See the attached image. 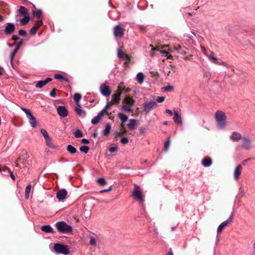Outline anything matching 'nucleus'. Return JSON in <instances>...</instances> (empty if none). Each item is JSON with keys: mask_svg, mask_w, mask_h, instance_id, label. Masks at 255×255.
Here are the masks:
<instances>
[{"mask_svg": "<svg viewBox=\"0 0 255 255\" xmlns=\"http://www.w3.org/2000/svg\"><path fill=\"white\" fill-rule=\"evenodd\" d=\"M215 118L219 129H224L227 125V116L222 111H217L215 114Z\"/></svg>", "mask_w": 255, "mask_h": 255, "instance_id": "obj_1", "label": "nucleus"}, {"mask_svg": "<svg viewBox=\"0 0 255 255\" xmlns=\"http://www.w3.org/2000/svg\"><path fill=\"white\" fill-rule=\"evenodd\" d=\"M134 102V100L131 97L129 96H126L123 101L122 110L127 112H131V108Z\"/></svg>", "mask_w": 255, "mask_h": 255, "instance_id": "obj_2", "label": "nucleus"}, {"mask_svg": "<svg viewBox=\"0 0 255 255\" xmlns=\"http://www.w3.org/2000/svg\"><path fill=\"white\" fill-rule=\"evenodd\" d=\"M55 226L60 233L67 234L72 232V228L63 221L58 222L56 223Z\"/></svg>", "mask_w": 255, "mask_h": 255, "instance_id": "obj_3", "label": "nucleus"}, {"mask_svg": "<svg viewBox=\"0 0 255 255\" xmlns=\"http://www.w3.org/2000/svg\"><path fill=\"white\" fill-rule=\"evenodd\" d=\"M53 250L57 254L67 255L69 253L68 246L61 244L55 243L54 245Z\"/></svg>", "mask_w": 255, "mask_h": 255, "instance_id": "obj_4", "label": "nucleus"}, {"mask_svg": "<svg viewBox=\"0 0 255 255\" xmlns=\"http://www.w3.org/2000/svg\"><path fill=\"white\" fill-rule=\"evenodd\" d=\"M134 198L141 204H143L144 199L142 196L141 191L139 186L135 185V188L132 192Z\"/></svg>", "mask_w": 255, "mask_h": 255, "instance_id": "obj_5", "label": "nucleus"}, {"mask_svg": "<svg viewBox=\"0 0 255 255\" xmlns=\"http://www.w3.org/2000/svg\"><path fill=\"white\" fill-rule=\"evenodd\" d=\"M157 106V104L154 101L146 102L143 105V110L146 113H148L152 109L155 108Z\"/></svg>", "mask_w": 255, "mask_h": 255, "instance_id": "obj_6", "label": "nucleus"}, {"mask_svg": "<svg viewBox=\"0 0 255 255\" xmlns=\"http://www.w3.org/2000/svg\"><path fill=\"white\" fill-rule=\"evenodd\" d=\"M114 34L116 38H120L124 35V29L120 25H117L114 28Z\"/></svg>", "mask_w": 255, "mask_h": 255, "instance_id": "obj_7", "label": "nucleus"}, {"mask_svg": "<svg viewBox=\"0 0 255 255\" xmlns=\"http://www.w3.org/2000/svg\"><path fill=\"white\" fill-rule=\"evenodd\" d=\"M242 140L243 141L242 147L244 149L248 150L252 147V140L249 137L243 136Z\"/></svg>", "mask_w": 255, "mask_h": 255, "instance_id": "obj_8", "label": "nucleus"}, {"mask_svg": "<svg viewBox=\"0 0 255 255\" xmlns=\"http://www.w3.org/2000/svg\"><path fill=\"white\" fill-rule=\"evenodd\" d=\"M243 169V166L241 164H238L235 168L234 171V179L236 181L239 180Z\"/></svg>", "mask_w": 255, "mask_h": 255, "instance_id": "obj_9", "label": "nucleus"}, {"mask_svg": "<svg viewBox=\"0 0 255 255\" xmlns=\"http://www.w3.org/2000/svg\"><path fill=\"white\" fill-rule=\"evenodd\" d=\"M15 29V27L14 24L13 23L8 22L6 23L5 26L4 32L5 34L9 35L14 32Z\"/></svg>", "mask_w": 255, "mask_h": 255, "instance_id": "obj_10", "label": "nucleus"}, {"mask_svg": "<svg viewBox=\"0 0 255 255\" xmlns=\"http://www.w3.org/2000/svg\"><path fill=\"white\" fill-rule=\"evenodd\" d=\"M100 89L102 94L106 97L109 96L112 93V91L108 86L102 85Z\"/></svg>", "mask_w": 255, "mask_h": 255, "instance_id": "obj_11", "label": "nucleus"}, {"mask_svg": "<svg viewBox=\"0 0 255 255\" xmlns=\"http://www.w3.org/2000/svg\"><path fill=\"white\" fill-rule=\"evenodd\" d=\"M57 111L58 115L61 117L65 118L68 115V111L64 106H58L57 108Z\"/></svg>", "mask_w": 255, "mask_h": 255, "instance_id": "obj_12", "label": "nucleus"}, {"mask_svg": "<svg viewBox=\"0 0 255 255\" xmlns=\"http://www.w3.org/2000/svg\"><path fill=\"white\" fill-rule=\"evenodd\" d=\"M174 122L178 125H181L182 124V121L180 115L179 114L177 110L174 111V116H173Z\"/></svg>", "mask_w": 255, "mask_h": 255, "instance_id": "obj_13", "label": "nucleus"}, {"mask_svg": "<svg viewBox=\"0 0 255 255\" xmlns=\"http://www.w3.org/2000/svg\"><path fill=\"white\" fill-rule=\"evenodd\" d=\"M67 194V191L65 189H62L57 192L56 197L59 200H63L65 198Z\"/></svg>", "mask_w": 255, "mask_h": 255, "instance_id": "obj_14", "label": "nucleus"}, {"mask_svg": "<svg viewBox=\"0 0 255 255\" xmlns=\"http://www.w3.org/2000/svg\"><path fill=\"white\" fill-rule=\"evenodd\" d=\"M122 94L121 91H116L115 94H114L112 96V100L114 101L115 103L118 104L121 99V95Z\"/></svg>", "mask_w": 255, "mask_h": 255, "instance_id": "obj_15", "label": "nucleus"}, {"mask_svg": "<svg viewBox=\"0 0 255 255\" xmlns=\"http://www.w3.org/2000/svg\"><path fill=\"white\" fill-rule=\"evenodd\" d=\"M243 137V136H242L241 133L236 131H234L230 136L231 139L233 141H238L239 140H242Z\"/></svg>", "mask_w": 255, "mask_h": 255, "instance_id": "obj_16", "label": "nucleus"}, {"mask_svg": "<svg viewBox=\"0 0 255 255\" xmlns=\"http://www.w3.org/2000/svg\"><path fill=\"white\" fill-rule=\"evenodd\" d=\"M52 80L51 78H47L45 80L39 81L36 84L35 87L37 88H41L45 85L47 83Z\"/></svg>", "mask_w": 255, "mask_h": 255, "instance_id": "obj_17", "label": "nucleus"}, {"mask_svg": "<svg viewBox=\"0 0 255 255\" xmlns=\"http://www.w3.org/2000/svg\"><path fill=\"white\" fill-rule=\"evenodd\" d=\"M131 91V89L129 88H126L124 86L123 83L121 82L119 84L117 91H121L125 92V93H128Z\"/></svg>", "mask_w": 255, "mask_h": 255, "instance_id": "obj_18", "label": "nucleus"}, {"mask_svg": "<svg viewBox=\"0 0 255 255\" xmlns=\"http://www.w3.org/2000/svg\"><path fill=\"white\" fill-rule=\"evenodd\" d=\"M75 111L79 116L82 117H85L86 116V112L82 109L80 105H79V106H77L75 108Z\"/></svg>", "mask_w": 255, "mask_h": 255, "instance_id": "obj_19", "label": "nucleus"}, {"mask_svg": "<svg viewBox=\"0 0 255 255\" xmlns=\"http://www.w3.org/2000/svg\"><path fill=\"white\" fill-rule=\"evenodd\" d=\"M46 144L47 146H48L49 148H51L52 149H57L58 147L55 145L52 142V139L50 137H48V138L45 139Z\"/></svg>", "mask_w": 255, "mask_h": 255, "instance_id": "obj_20", "label": "nucleus"}, {"mask_svg": "<svg viewBox=\"0 0 255 255\" xmlns=\"http://www.w3.org/2000/svg\"><path fill=\"white\" fill-rule=\"evenodd\" d=\"M229 222L224 221L219 225L217 228V234H219L226 227L229 225Z\"/></svg>", "mask_w": 255, "mask_h": 255, "instance_id": "obj_21", "label": "nucleus"}, {"mask_svg": "<svg viewBox=\"0 0 255 255\" xmlns=\"http://www.w3.org/2000/svg\"><path fill=\"white\" fill-rule=\"evenodd\" d=\"M144 78V75L142 72H139L137 74L136 79L139 84H141L143 82Z\"/></svg>", "mask_w": 255, "mask_h": 255, "instance_id": "obj_22", "label": "nucleus"}, {"mask_svg": "<svg viewBox=\"0 0 255 255\" xmlns=\"http://www.w3.org/2000/svg\"><path fill=\"white\" fill-rule=\"evenodd\" d=\"M28 119L31 127L34 128H36L37 127V122L35 118L31 115L28 117Z\"/></svg>", "mask_w": 255, "mask_h": 255, "instance_id": "obj_23", "label": "nucleus"}, {"mask_svg": "<svg viewBox=\"0 0 255 255\" xmlns=\"http://www.w3.org/2000/svg\"><path fill=\"white\" fill-rule=\"evenodd\" d=\"M136 126V121L134 119H131L128 124V127L130 129H134Z\"/></svg>", "mask_w": 255, "mask_h": 255, "instance_id": "obj_24", "label": "nucleus"}, {"mask_svg": "<svg viewBox=\"0 0 255 255\" xmlns=\"http://www.w3.org/2000/svg\"><path fill=\"white\" fill-rule=\"evenodd\" d=\"M20 43H19L16 47L10 53V63H12V60H13V57L14 56H15V55L16 54V53H17V51L18 50V49H19L20 48Z\"/></svg>", "mask_w": 255, "mask_h": 255, "instance_id": "obj_25", "label": "nucleus"}, {"mask_svg": "<svg viewBox=\"0 0 255 255\" xmlns=\"http://www.w3.org/2000/svg\"><path fill=\"white\" fill-rule=\"evenodd\" d=\"M212 164V160L210 158H205L202 160V164L205 167H209Z\"/></svg>", "mask_w": 255, "mask_h": 255, "instance_id": "obj_26", "label": "nucleus"}, {"mask_svg": "<svg viewBox=\"0 0 255 255\" xmlns=\"http://www.w3.org/2000/svg\"><path fill=\"white\" fill-rule=\"evenodd\" d=\"M41 230L45 233H51L53 232V229L50 225H45L41 227Z\"/></svg>", "mask_w": 255, "mask_h": 255, "instance_id": "obj_27", "label": "nucleus"}, {"mask_svg": "<svg viewBox=\"0 0 255 255\" xmlns=\"http://www.w3.org/2000/svg\"><path fill=\"white\" fill-rule=\"evenodd\" d=\"M118 56L119 58L123 59V58H126L128 59V56L127 54H125L123 51L121 49H119L118 50Z\"/></svg>", "mask_w": 255, "mask_h": 255, "instance_id": "obj_28", "label": "nucleus"}, {"mask_svg": "<svg viewBox=\"0 0 255 255\" xmlns=\"http://www.w3.org/2000/svg\"><path fill=\"white\" fill-rule=\"evenodd\" d=\"M73 98L74 101L76 102V105L79 106V102L82 98V96L80 94L76 93L74 95Z\"/></svg>", "mask_w": 255, "mask_h": 255, "instance_id": "obj_29", "label": "nucleus"}, {"mask_svg": "<svg viewBox=\"0 0 255 255\" xmlns=\"http://www.w3.org/2000/svg\"><path fill=\"white\" fill-rule=\"evenodd\" d=\"M102 118V117L100 115L98 114L97 116L95 117L93 119H92V120H91V123L93 125H96L100 122Z\"/></svg>", "mask_w": 255, "mask_h": 255, "instance_id": "obj_30", "label": "nucleus"}, {"mask_svg": "<svg viewBox=\"0 0 255 255\" xmlns=\"http://www.w3.org/2000/svg\"><path fill=\"white\" fill-rule=\"evenodd\" d=\"M67 150L71 154H74L77 151L76 148L71 144H69L67 146Z\"/></svg>", "mask_w": 255, "mask_h": 255, "instance_id": "obj_31", "label": "nucleus"}, {"mask_svg": "<svg viewBox=\"0 0 255 255\" xmlns=\"http://www.w3.org/2000/svg\"><path fill=\"white\" fill-rule=\"evenodd\" d=\"M207 57L211 62L215 64L218 63V59L216 57H214L213 54L208 55H207Z\"/></svg>", "mask_w": 255, "mask_h": 255, "instance_id": "obj_32", "label": "nucleus"}, {"mask_svg": "<svg viewBox=\"0 0 255 255\" xmlns=\"http://www.w3.org/2000/svg\"><path fill=\"white\" fill-rule=\"evenodd\" d=\"M118 117L121 120L122 123H125L128 120V117L127 116L122 113H119Z\"/></svg>", "mask_w": 255, "mask_h": 255, "instance_id": "obj_33", "label": "nucleus"}, {"mask_svg": "<svg viewBox=\"0 0 255 255\" xmlns=\"http://www.w3.org/2000/svg\"><path fill=\"white\" fill-rule=\"evenodd\" d=\"M111 127L110 124H109V123L107 124L106 125L105 129L104 130V134L105 136L108 135L111 131Z\"/></svg>", "mask_w": 255, "mask_h": 255, "instance_id": "obj_34", "label": "nucleus"}, {"mask_svg": "<svg viewBox=\"0 0 255 255\" xmlns=\"http://www.w3.org/2000/svg\"><path fill=\"white\" fill-rule=\"evenodd\" d=\"M19 12L20 13L23 14L24 15H26L28 14V10L27 8H26L23 6H20L19 9Z\"/></svg>", "mask_w": 255, "mask_h": 255, "instance_id": "obj_35", "label": "nucleus"}, {"mask_svg": "<svg viewBox=\"0 0 255 255\" xmlns=\"http://www.w3.org/2000/svg\"><path fill=\"white\" fill-rule=\"evenodd\" d=\"M34 15H35L38 17V20H40V21L42 20L41 14L42 11L40 9L37 11H34L33 12Z\"/></svg>", "mask_w": 255, "mask_h": 255, "instance_id": "obj_36", "label": "nucleus"}, {"mask_svg": "<svg viewBox=\"0 0 255 255\" xmlns=\"http://www.w3.org/2000/svg\"><path fill=\"white\" fill-rule=\"evenodd\" d=\"M29 19H30L29 16H25V17H24V18H21L20 19V23L22 25H25L28 22V21H29Z\"/></svg>", "mask_w": 255, "mask_h": 255, "instance_id": "obj_37", "label": "nucleus"}, {"mask_svg": "<svg viewBox=\"0 0 255 255\" xmlns=\"http://www.w3.org/2000/svg\"><path fill=\"white\" fill-rule=\"evenodd\" d=\"M89 150V147L86 145H83L80 147V151L85 154L88 153Z\"/></svg>", "mask_w": 255, "mask_h": 255, "instance_id": "obj_38", "label": "nucleus"}, {"mask_svg": "<svg viewBox=\"0 0 255 255\" xmlns=\"http://www.w3.org/2000/svg\"><path fill=\"white\" fill-rule=\"evenodd\" d=\"M74 134L76 138L82 137L83 136V133L80 129H77Z\"/></svg>", "mask_w": 255, "mask_h": 255, "instance_id": "obj_39", "label": "nucleus"}, {"mask_svg": "<svg viewBox=\"0 0 255 255\" xmlns=\"http://www.w3.org/2000/svg\"><path fill=\"white\" fill-rule=\"evenodd\" d=\"M40 132H41V133L43 136V137H44V139L48 138V137H50L48 132L45 129H44V128L41 129Z\"/></svg>", "mask_w": 255, "mask_h": 255, "instance_id": "obj_40", "label": "nucleus"}, {"mask_svg": "<svg viewBox=\"0 0 255 255\" xmlns=\"http://www.w3.org/2000/svg\"><path fill=\"white\" fill-rule=\"evenodd\" d=\"M97 182L100 185H104L107 184L106 180L103 178H100L97 180Z\"/></svg>", "mask_w": 255, "mask_h": 255, "instance_id": "obj_41", "label": "nucleus"}, {"mask_svg": "<svg viewBox=\"0 0 255 255\" xmlns=\"http://www.w3.org/2000/svg\"><path fill=\"white\" fill-rule=\"evenodd\" d=\"M21 109L26 114L27 118L32 115L31 113L28 109L21 108Z\"/></svg>", "mask_w": 255, "mask_h": 255, "instance_id": "obj_42", "label": "nucleus"}, {"mask_svg": "<svg viewBox=\"0 0 255 255\" xmlns=\"http://www.w3.org/2000/svg\"><path fill=\"white\" fill-rule=\"evenodd\" d=\"M170 139L169 138L165 142V144H164V150L165 151H167L168 149V148L170 146Z\"/></svg>", "mask_w": 255, "mask_h": 255, "instance_id": "obj_43", "label": "nucleus"}, {"mask_svg": "<svg viewBox=\"0 0 255 255\" xmlns=\"http://www.w3.org/2000/svg\"><path fill=\"white\" fill-rule=\"evenodd\" d=\"M42 23V20L40 21V20H38L33 26L34 27H36V29H38L41 26Z\"/></svg>", "mask_w": 255, "mask_h": 255, "instance_id": "obj_44", "label": "nucleus"}, {"mask_svg": "<svg viewBox=\"0 0 255 255\" xmlns=\"http://www.w3.org/2000/svg\"><path fill=\"white\" fill-rule=\"evenodd\" d=\"M90 244L92 246H96V241L94 237H91L90 240Z\"/></svg>", "mask_w": 255, "mask_h": 255, "instance_id": "obj_45", "label": "nucleus"}, {"mask_svg": "<svg viewBox=\"0 0 255 255\" xmlns=\"http://www.w3.org/2000/svg\"><path fill=\"white\" fill-rule=\"evenodd\" d=\"M37 30L36 28L33 26L30 30V33L31 35H34L36 34Z\"/></svg>", "mask_w": 255, "mask_h": 255, "instance_id": "obj_46", "label": "nucleus"}, {"mask_svg": "<svg viewBox=\"0 0 255 255\" xmlns=\"http://www.w3.org/2000/svg\"><path fill=\"white\" fill-rule=\"evenodd\" d=\"M18 34L21 36H25L26 34V32L23 29H20L18 31Z\"/></svg>", "mask_w": 255, "mask_h": 255, "instance_id": "obj_47", "label": "nucleus"}, {"mask_svg": "<svg viewBox=\"0 0 255 255\" xmlns=\"http://www.w3.org/2000/svg\"><path fill=\"white\" fill-rule=\"evenodd\" d=\"M164 100H165L164 97H163V96L159 97V96L157 98L156 101L158 103H161L163 102Z\"/></svg>", "mask_w": 255, "mask_h": 255, "instance_id": "obj_48", "label": "nucleus"}, {"mask_svg": "<svg viewBox=\"0 0 255 255\" xmlns=\"http://www.w3.org/2000/svg\"><path fill=\"white\" fill-rule=\"evenodd\" d=\"M121 142L123 144H127L128 142V137H123L121 139Z\"/></svg>", "mask_w": 255, "mask_h": 255, "instance_id": "obj_49", "label": "nucleus"}, {"mask_svg": "<svg viewBox=\"0 0 255 255\" xmlns=\"http://www.w3.org/2000/svg\"><path fill=\"white\" fill-rule=\"evenodd\" d=\"M54 78L56 79H58V80L64 79V76L63 75H60V74H56V75H55Z\"/></svg>", "mask_w": 255, "mask_h": 255, "instance_id": "obj_50", "label": "nucleus"}, {"mask_svg": "<svg viewBox=\"0 0 255 255\" xmlns=\"http://www.w3.org/2000/svg\"><path fill=\"white\" fill-rule=\"evenodd\" d=\"M30 190H31V185L29 184L25 188V193H26L27 194H29Z\"/></svg>", "mask_w": 255, "mask_h": 255, "instance_id": "obj_51", "label": "nucleus"}, {"mask_svg": "<svg viewBox=\"0 0 255 255\" xmlns=\"http://www.w3.org/2000/svg\"><path fill=\"white\" fill-rule=\"evenodd\" d=\"M107 114V111L105 109H103L98 114L103 117L105 114Z\"/></svg>", "mask_w": 255, "mask_h": 255, "instance_id": "obj_52", "label": "nucleus"}, {"mask_svg": "<svg viewBox=\"0 0 255 255\" xmlns=\"http://www.w3.org/2000/svg\"><path fill=\"white\" fill-rule=\"evenodd\" d=\"M160 52L162 55L165 57H168V52L165 50H160Z\"/></svg>", "mask_w": 255, "mask_h": 255, "instance_id": "obj_53", "label": "nucleus"}, {"mask_svg": "<svg viewBox=\"0 0 255 255\" xmlns=\"http://www.w3.org/2000/svg\"><path fill=\"white\" fill-rule=\"evenodd\" d=\"M117 150V147L116 146L111 147L109 148V151L111 153H113Z\"/></svg>", "mask_w": 255, "mask_h": 255, "instance_id": "obj_54", "label": "nucleus"}, {"mask_svg": "<svg viewBox=\"0 0 255 255\" xmlns=\"http://www.w3.org/2000/svg\"><path fill=\"white\" fill-rule=\"evenodd\" d=\"M112 186H111L107 189H104V190H101L100 191V193H103L110 191L112 190Z\"/></svg>", "mask_w": 255, "mask_h": 255, "instance_id": "obj_55", "label": "nucleus"}, {"mask_svg": "<svg viewBox=\"0 0 255 255\" xmlns=\"http://www.w3.org/2000/svg\"><path fill=\"white\" fill-rule=\"evenodd\" d=\"M56 92H55V89H53L50 92V96L51 97H55L56 96Z\"/></svg>", "mask_w": 255, "mask_h": 255, "instance_id": "obj_56", "label": "nucleus"}, {"mask_svg": "<svg viewBox=\"0 0 255 255\" xmlns=\"http://www.w3.org/2000/svg\"><path fill=\"white\" fill-rule=\"evenodd\" d=\"M164 91H172L173 89V87L171 86H168L164 87Z\"/></svg>", "mask_w": 255, "mask_h": 255, "instance_id": "obj_57", "label": "nucleus"}, {"mask_svg": "<svg viewBox=\"0 0 255 255\" xmlns=\"http://www.w3.org/2000/svg\"><path fill=\"white\" fill-rule=\"evenodd\" d=\"M233 216H234V213H232L230 217L229 218V219L228 220H226V221L229 222V224H230L232 221Z\"/></svg>", "mask_w": 255, "mask_h": 255, "instance_id": "obj_58", "label": "nucleus"}, {"mask_svg": "<svg viewBox=\"0 0 255 255\" xmlns=\"http://www.w3.org/2000/svg\"><path fill=\"white\" fill-rule=\"evenodd\" d=\"M117 104L116 103H115L114 101H113L112 100L111 101H108L107 102V105L108 106H113L114 105H116Z\"/></svg>", "mask_w": 255, "mask_h": 255, "instance_id": "obj_59", "label": "nucleus"}, {"mask_svg": "<svg viewBox=\"0 0 255 255\" xmlns=\"http://www.w3.org/2000/svg\"><path fill=\"white\" fill-rule=\"evenodd\" d=\"M82 142L84 144H88L89 143V141L86 138H83L82 139Z\"/></svg>", "mask_w": 255, "mask_h": 255, "instance_id": "obj_60", "label": "nucleus"}, {"mask_svg": "<svg viewBox=\"0 0 255 255\" xmlns=\"http://www.w3.org/2000/svg\"><path fill=\"white\" fill-rule=\"evenodd\" d=\"M11 39L13 40L16 41V40H17L18 39H19V37H18V36H17L16 35H13L12 36Z\"/></svg>", "mask_w": 255, "mask_h": 255, "instance_id": "obj_61", "label": "nucleus"}, {"mask_svg": "<svg viewBox=\"0 0 255 255\" xmlns=\"http://www.w3.org/2000/svg\"><path fill=\"white\" fill-rule=\"evenodd\" d=\"M165 112H166V113H167V114H168L170 116L172 115V114H173L172 112L170 110L167 109L165 110Z\"/></svg>", "mask_w": 255, "mask_h": 255, "instance_id": "obj_62", "label": "nucleus"}, {"mask_svg": "<svg viewBox=\"0 0 255 255\" xmlns=\"http://www.w3.org/2000/svg\"><path fill=\"white\" fill-rule=\"evenodd\" d=\"M174 49L175 50H177V51H179L180 49H181V46L180 45H178V46H175L174 47Z\"/></svg>", "mask_w": 255, "mask_h": 255, "instance_id": "obj_63", "label": "nucleus"}, {"mask_svg": "<svg viewBox=\"0 0 255 255\" xmlns=\"http://www.w3.org/2000/svg\"><path fill=\"white\" fill-rule=\"evenodd\" d=\"M217 64H219V65H223L224 66H226V63L224 62H222V61H218V63H217Z\"/></svg>", "mask_w": 255, "mask_h": 255, "instance_id": "obj_64", "label": "nucleus"}]
</instances>
